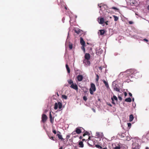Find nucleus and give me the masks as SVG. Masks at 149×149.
<instances>
[{
    "label": "nucleus",
    "instance_id": "f257e3e1",
    "mask_svg": "<svg viewBox=\"0 0 149 149\" xmlns=\"http://www.w3.org/2000/svg\"><path fill=\"white\" fill-rule=\"evenodd\" d=\"M126 72L129 75L134 74L135 77H137L139 76V75L138 76L136 75L137 74H139V72H137L136 70L134 69H131L127 70L126 71Z\"/></svg>",
    "mask_w": 149,
    "mask_h": 149
},
{
    "label": "nucleus",
    "instance_id": "f03ea898",
    "mask_svg": "<svg viewBox=\"0 0 149 149\" xmlns=\"http://www.w3.org/2000/svg\"><path fill=\"white\" fill-rule=\"evenodd\" d=\"M96 89L95 85L94 84L91 83V88L89 89V92L90 94L91 95H93V92L95 91Z\"/></svg>",
    "mask_w": 149,
    "mask_h": 149
},
{
    "label": "nucleus",
    "instance_id": "7ed1b4c3",
    "mask_svg": "<svg viewBox=\"0 0 149 149\" xmlns=\"http://www.w3.org/2000/svg\"><path fill=\"white\" fill-rule=\"evenodd\" d=\"M62 104L60 102H58V103H55L54 104V109L56 110L58 109V106L59 109H60L62 107Z\"/></svg>",
    "mask_w": 149,
    "mask_h": 149
},
{
    "label": "nucleus",
    "instance_id": "20e7f679",
    "mask_svg": "<svg viewBox=\"0 0 149 149\" xmlns=\"http://www.w3.org/2000/svg\"><path fill=\"white\" fill-rule=\"evenodd\" d=\"M81 128L83 129L81 127H78L76 128L75 131L73 132L72 134H75V132H76L77 134H79L81 132Z\"/></svg>",
    "mask_w": 149,
    "mask_h": 149
},
{
    "label": "nucleus",
    "instance_id": "39448f33",
    "mask_svg": "<svg viewBox=\"0 0 149 149\" xmlns=\"http://www.w3.org/2000/svg\"><path fill=\"white\" fill-rule=\"evenodd\" d=\"M47 118V117L46 115L45 114H43L42 117V121L43 123L45 122Z\"/></svg>",
    "mask_w": 149,
    "mask_h": 149
},
{
    "label": "nucleus",
    "instance_id": "423d86ee",
    "mask_svg": "<svg viewBox=\"0 0 149 149\" xmlns=\"http://www.w3.org/2000/svg\"><path fill=\"white\" fill-rule=\"evenodd\" d=\"M133 149H139V146L138 143L136 142L133 143L132 144Z\"/></svg>",
    "mask_w": 149,
    "mask_h": 149
},
{
    "label": "nucleus",
    "instance_id": "0eeeda50",
    "mask_svg": "<svg viewBox=\"0 0 149 149\" xmlns=\"http://www.w3.org/2000/svg\"><path fill=\"white\" fill-rule=\"evenodd\" d=\"M70 87L71 88L75 89L76 91H77L78 90V86L76 84H72L70 86Z\"/></svg>",
    "mask_w": 149,
    "mask_h": 149
},
{
    "label": "nucleus",
    "instance_id": "6e6552de",
    "mask_svg": "<svg viewBox=\"0 0 149 149\" xmlns=\"http://www.w3.org/2000/svg\"><path fill=\"white\" fill-rule=\"evenodd\" d=\"M112 87L113 88V89L114 91H116L118 92H119L120 90V89L118 87V86L116 84L114 86H112Z\"/></svg>",
    "mask_w": 149,
    "mask_h": 149
},
{
    "label": "nucleus",
    "instance_id": "1a4fd4ad",
    "mask_svg": "<svg viewBox=\"0 0 149 149\" xmlns=\"http://www.w3.org/2000/svg\"><path fill=\"white\" fill-rule=\"evenodd\" d=\"M85 59L89 60L91 58V56L90 54L88 53H86L84 56Z\"/></svg>",
    "mask_w": 149,
    "mask_h": 149
},
{
    "label": "nucleus",
    "instance_id": "9d476101",
    "mask_svg": "<svg viewBox=\"0 0 149 149\" xmlns=\"http://www.w3.org/2000/svg\"><path fill=\"white\" fill-rule=\"evenodd\" d=\"M83 63H85L87 65H89L90 64V62L89 60L86 59H84L83 61Z\"/></svg>",
    "mask_w": 149,
    "mask_h": 149
},
{
    "label": "nucleus",
    "instance_id": "9b49d317",
    "mask_svg": "<svg viewBox=\"0 0 149 149\" xmlns=\"http://www.w3.org/2000/svg\"><path fill=\"white\" fill-rule=\"evenodd\" d=\"M49 116L50 121L51 123H53V122H54V118L52 117V116L51 114V112H50Z\"/></svg>",
    "mask_w": 149,
    "mask_h": 149
},
{
    "label": "nucleus",
    "instance_id": "f8f14e48",
    "mask_svg": "<svg viewBox=\"0 0 149 149\" xmlns=\"http://www.w3.org/2000/svg\"><path fill=\"white\" fill-rule=\"evenodd\" d=\"M77 79L79 81H81L83 79V77L81 75H79L77 76Z\"/></svg>",
    "mask_w": 149,
    "mask_h": 149
},
{
    "label": "nucleus",
    "instance_id": "ddd939ff",
    "mask_svg": "<svg viewBox=\"0 0 149 149\" xmlns=\"http://www.w3.org/2000/svg\"><path fill=\"white\" fill-rule=\"evenodd\" d=\"M74 31L75 33L79 34L80 33L81 30L79 28H75L74 29Z\"/></svg>",
    "mask_w": 149,
    "mask_h": 149
},
{
    "label": "nucleus",
    "instance_id": "4468645a",
    "mask_svg": "<svg viewBox=\"0 0 149 149\" xmlns=\"http://www.w3.org/2000/svg\"><path fill=\"white\" fill-rule=\"evenodd\" d=\"M99 23L100 24H102L104 23V19L103 17H101L98 21Z\"/></svg>",
    "mask_w": 149,
    "mask_h": 149
},
{
    "label": "nucleus",
    "instance_id": "2eb2a0df",
    "mask_svg": "<svg viewBox=\"0 0 149 149\" xmlns=\"http://www.w3.org/2000/svg\"><path fill=\"white\" fill-rule=\"evenodd\" d=\"M80 43L81 45H85V42L83 38L81 37L80 39Z\"/></svg>",
    "mask_w": 149,
    "mask_h": 149
},
{
    "label": "nucleus",
    "instance_id": "dca6fc26",
    "mask_svg": "<svg viewBox=\"0 0 149 149\" xmlns=\"http://www.w3.org/2000/svg\"><path fill=\"white\" fill-rule=\"evenodd\" d=\"M96 136L99 138H102L103 134L102 133H100V132H97L96 133Z\"/></svg>",
    "mask_w": 149,
    "mask_h": 149
},
{
    "label": "nucleus",
    "instance_id": "f3484780",
    "mask_svg": "<svg viewBox=\"0 0 149 149\" xmlns=\"http://www.w3.org/2000/svg\"><path fill=\"white\" fill-rule=\"evenodd\" d=\"M102 81H103L104 84L106 87L107 88H108V87H109V85L107 81H106L104 79H103Z\"/></svg>",
    "mask_w": 149,
    "mask_h": 149
},
{
    "label": "nucleus",
    "instance_id": "a211bd4d",
    "mask_svg": "<svg viewBox=\"0 0 149 149\" xmlns=\"http://www.w3.org/2000/svg\"><path fill=\"white\" fill-rule=\"evenodd\" d=\"M57 132H58L59 133V134H57L56 135V136H57L59 139H61V140H63V138L62 137V136L60 134L61 133L60 132L58 131Z\"/></svg>",
    "mask_w": 149,
    "mask_h": 149
},
{
    "label": "nucleus",
    "instance_id": "6ab92c4d",
    "mask_svg": "<svg viewBox=\"0 0 149 149\" xmlns=\"http://www.w3.org/2000/svg\"><path fill=\"white\" fill-rule=\"evenodd\" d=\"M79 147L81 148H83L84 146L83 142L82 141L79 142Z\"/></svg>",
    "mask_w": 149,
    "mask_h": 149
},
{
    "label": "nucleus",
    "instance_id": "aec40b11",
    "mask_svg": "<svg viewBox=\"0 0 149 149\" xmlns=\"http://www.w3.org/2000/svg\"><path fill=\"white\" fill-rule=\"evenodd\" d=\"M99 31L100 33V35H103L105 33V31L103 29L100 30Z\"/></svg>",
    "mask_w": 149,
    "mask_h": 149
},
{
    "label": "nucleus",
    "instance_id": "412c9836",
    "mask_svg": "<svg viewBox=\"0 0 149 149\" xmlns=\"http://www.w3.org/2000/svg\"><path fill=\"white\" fill-rule=\"evenodd\" d=\"M65 66H66V68L67 69V70L68 72V73H69L70 72V69L68 65L67 64H66Z\"/></svg>",
    "mask_w": 149,
    "mask_h": 149
},
{
    "label": "nucleus",
    "instance_id": "4be33fe9",
    "mask_svg": "<svg viewBox=\"0 0 149 149\" xmlns=\"http://www.w3.org/2000/svg\"><path fill=\"white\" fill-rule=\"evenodd\" d=\"M134 117L132 114H131L130 116V118H129V121L130 122L132 121L134 119Z\"/></svg>",
    "mask_w": 149,
    "mask_h": 149
},
{
    "label": "nucleus",
    "instance_id": "5701e85b",
    "mask_svg": "<svg viewBox=\"0 0 149 149\" xmlns=\"http://www.w3.org/2000/svg\"><path fill=\"white\" fill-rule=\"evenodd\" d=\"M125 101L126 102H130L132 101V99L130 97H129L125 99Z\"/></svg>",
    "mask_w": 149,
    "mask_h": 149
},
{
    "label": "nucleus",
    "instance_id": "b1692460",
    "mask_svg": "<svg viewBox=\"0 0 149 149\" xmlns=\"http://www.w3.org/2000/svg\"><path fill=\"white\" fill-rule=\"evenodd\" d=\"M126 136V134L124 133H122L121 135V137H127V138L125 139L128 140H129L128 139L127 136Z\"/></svg>",
    "mask_w": 149,
    "mask_h": 149
},
{
    "label": "nucleus",
    "instance_id": "393cba45",
    "mask_svg": "<svg viewBox=\"0 0 149 149\" xmlns=\"http://www.w3.org/2000/svg\"><path fill=\"white\" fill-rule=\"evenodd\" d=\"M113 16L114 18V20L115 21H116L118 20V17L115 15H113Z\"/></svg>",
    "mask_w": 149,
    "mask_h": 149
},
{
    "label": "nucleus",
    "instance_id": "a878e982",
    "mask_svg": "<svg viewBox=\"0 0 149 149\" xmlns=\"http://www.w3.org/2000/svg\"><path fill=\"white\" fill-rule=\"evenodd\" d=\"M68 83L70 84H73L72 81L71 79H70L68 80Z\"/></svg>",
    "mask_w": 149,
    "mask_h": 149
},
{
    "label": "nucleus",
    "instance_id": "bb28decb",
    "mask_svg": "<svg viewBox=\"0 0 149 149\" xmlns=\"http://www.w3.org/2000/svg\"><path fill=\"white\" fill-rule=\"evenodd\" d=\"M95 146L96 148H99V149H102V147L99 145H97V144L96 145H95Z\"/></svg>",
    "mask_w": 149,
    "mask_h": 149
},
{
    "label": "nucleus",
    "instance_id": "cd10ccee",
    "mask_svg": "<svg viewBox=\"0 0 149 149\" xmlns=\"http://www.w3.org/2000/svg\"><path fill=\"white\" fill-rule=\"evenodd\" d=\"M62 98L63 99L66 100L67 99V97L65 95H63L62 96Z\"/></svg>",
    "mask_w": 149,
    "mask_h": 149
},
{
    "label": "nucleus",
    "instance_id": "c85d7f7f",
    "mask_svg": "<svg viewBox=\"0 0 149 149\" xmlns=\"http://www.w3.org/2000/svg\"><path fill=\"white\" fill-rule=\"evenodd\" d=\"M113 98V100L114 99L116 101H118V99L117 97L115 95H113V97H112Z\"/></svg>",
    "mask_w": 149,
    "mask_h": 149
},
{
    "label": "nucleus",
    "instance_id": "c756f323",
    "mask_svg": "<svg viewBox=\"0 0 149 149\" xmlns=\"http://www.w3.org/2000/svg\"><path fill=\"white\" fill-rule=\"evenodd\" d=\"M48 136L49 138L50 139L53 140V141H55V139L54 138V137L52 136H50V135H48Z\"/></svg>",
    "mask_w": 149,
    "mask_h": 149
},
{
    "label": "nucleus",
    "instance_id": "7c9ffc66",
    "mask_svg": "<svg viewBox=\"0 0 149 149\" xmlns=\"http://www.w3.org/2000/svg\"><path fill=\"white\" fill-rule=\"evenodd\" d=\"M96 81L98 82L99 79V77L97 74H96Z\"/></svg>",
    "mask_w": 149,
    "mask_h": 149
},
{
    "label": "nucleus",
    "instance_id": "2f4dec72",
    "mask_svg": "<svg viewBox=\"0 0 149 149\" xmlns=\"http://www.w3.org/2000/svg\"><path fill=\"white\" fill-rule=\"evenodd\" d=\"M113 149H120V146H117L113 148Z\"/></svg>",
    "mask_w": 149,
    "mask_h": 149
},
{
    "label": "nucleus",
    "instance_id": "473e14b6",
    "mask_svg": "<svg viewBox=\"0 0 149 149\" xmlns=\"http://www.w3.org/2000/svg\"><path fill=\"white\" fill-rule=\"evenodd\" d=\"M82 46L81 47V49L82 50L84 49H85V47L86 46L85 45H82Z\"/></svg>",
    "mask_w": 149,
    "mask_h": 149
},
{
    "label": "nucleus",
    "instance_id": "72a5a7b5",
    "mask_svg": "<svg viewBox=\"0 0 149 149\" xmlns=\"http://www.w3.org/2000/svg\"><path fill=\"white\" fill-rule=\"evenodd\" d=\"M111 8L117 11L119 10L116 7H112Z\"/></svg>",
    "mask_w": 149,
    "mask_h": 149
},
{
    "label": "nucleus",
    "instance_id": "f704fd0d",
    "mask_svg": "<svg viewBox=\"0 0 149 149\" xmlns=\"http://www.w3.org/2000/svg\"><path fill=\"white\" fill-rule=\"evenodd\" d=\"M83 99L84 100H85V101H86L87 100L88 98H87V97H86V96H84L83 97Z\"/></svg>",
    "mask_w": 149,
    "mask_h": 149
},
{
    "label": "nucleus",
    "instance_id": "c9c22d12",
    "mask_svg": "<svg viewBox=\"0 0 149 149\" xmlns=\"http://www.w3.org/2000/svg\"><path fill=\"white\" fill-rule=\"evenodd\" d=\"M88 133V132L86 131L83 134V136H85L86 135H87Z\"/></svg>",
    "mask_w": 149,
    "mask_h": 149
},
{
    "label": "nucleus",
    "instance_id": "e433bc0d",
    "mask_svg": "<svg viewBox=\"0 0 149 149\" xmlns=\"http://www.w3.org/2000/svg\"><path fill=\"white\" fill-rule=\"evenodd\" d=\"M69 48L70 49H72V48L73 46L72 44L69 45Z\"/></svg>",
    "mask_w": 149,
    "mask_h": 149
},
{
    "label": "nucleus",
    "instance_id": "4c0bfd02",
    "mask_svg": "<svg viewBox=\"0 0 149 149\" xmlns=\"http://www.w3.org/2000/svg\"><path fill=\"white\" fill-rule=\"evenodd\" d=\"M139 75V76L138 77H135L136 78H139L141 76V74L139 72V74H136V75L137 76H138Z\"/></svg>",
    "mask_w": 149,
    "mask_h": 149
},
{
    "label": "nucleus",
    "instance_id": "58836bf2",
    "mask_svg": "<svg viewBox=\"0 0 149 149\" xmlns=\"http://www.w3.org/2000/svg\"><path fill=\"white\" fill-rule=\"evenodd\" d=\"M111 99L112 100V103L114 104H115V103L114 102L113 98L112 97H111Z\"/></svg>",
    "mask_w": 149,
    "mask_h": 149
},
{
    "label": "nucleus",
    "instance_id": "ea45409f",
    "mask_svg": "<svg viewBox=\"0 0 149 149\" xmlns=\"http://www.w3.org/2000/svg\"><path fill=\"white\" fill-rule=\"evenodd\" d=\"M52 132H53L54 134H56V131L55 130H53Z\"/></svg>",
    "mask_w": 149,
    "mask_h": 149
},
{
    "label": "nucleus",
    "instance_id": "a19ab883",
    "mask_svg": "<svg viewBox=\"0 0 149 149\" xmlns=\"http://www.w3.org/2000/svg\"><path fill=\"white\" fill-rule=\"evenodd\" d=\"M118 99L119 100H120V101H121L122 100V97H120V96H118Z\"/></svg>",
    "mask_w": 149,
    "mask_h": 149
},
{
    "label": "nucleus",
    "instance_id": "79ce46f5",
    "mask_svg": "<svg viewBox=\"0 0 149 149\" xmlns=\"http://www.w3.org/2000/svg\"><path fill=\"white\" fill-rule=\"evenodd\" d=\"M129 24H132L133 23V22L132 21H130L129 22Z\"/></svg>",
    "mask_w": 149,
    "mask_h": 149
},
{
    "label": "nucleus",
    "instance_id": "37998d69",
    "mask_svg": "<svg viewBox=\"0 0 149 149\" xmlns=\"http://www.w3.org/2000/svg\"><path fill=\"white\" fill-rule=\"evenodd\" d=\"M127 124H128V127H130L131 126V124L130 123H128Z\"/></svg>",
    "mask_w": 149,
    "mask_h": 149
},
{
    "label": "nucleus",
    "instance_id": "c03bdc74",
    "mask_svg": "<svg viewBox=\"0 0 149 149\" xmlns=\"http://www.w3.org/2000/svg\"><path fill=\"white\" fill-rule=\"evenodd\" d=\"M127 95V93L126 92L124 93V95L125 97Z\"/></svg>",
    "mask_w": 149,
    "mask_h": 149
},
{
    "label": "nucleus",
    "instance_id": "a18cd8bd",
    "mask_svg": "<svg viewBox=\"0 0 149 149\" xmlns=\"http://www.w3.org/2000/svg\"><path fill=\"white\" fill-rule=\"evenodd\" d=\"M70 137V135H67L66 136V139H69Z\"/></svg>",
    "mask_w": 149,
    "mask_h": 149
},
{
    "label": "nucleus",
    "instance_id": "49530a36",
    "mask_svg": "<svg viewBox=\"0 0 149 149\" xmlns=\"http://www.w3.org/2000/svg\"><path fill=\"white\" fill-rule=\"evenodd\" d=\"M129 95H130V96H131V97L132 96V94L131 93H130L129 92Z\"/></svg>",
    "mask_w": 149,
    "mask_h": 149
},
{
    "label": "nucleus",
    "instance_id": "de8ad7c7",
    "mask_svg": "<svg viewBox=\"0 0 149 149\" xmlns=\"http://www.w3.org/2000/svg\"><path fill=\"white\" fill-rule=\"evenodd\" d=\"M99 69L100 70H102V68L101 67H99Z\"/></svg>",
    "mask_w": 149,
    "mask_h": 149
},
{
    "label": "nucleus",
    "instance_id": "09e8293b",
    "mask_svg": "<svg viewBox=\"0 0 149 149\" xmlns=\"http://www.w3.org/2000/svg\"><path fill=\"white\" fill-rule=\"evenodd\" d=\"M143 40L145 41H146V42H148V40L146 39H143Z\"/></svg>",
    "mask_w": 149,
    "mask_h": 149
},
{
    "label": "nucleus",
    "instance_id": "8fccbe9b",
    "mask_svg": "<svg viewBox=\"0 0 149 149\" xmlns=\"http://www.w3.org/2000/svg\"><path fill=\"white\" fill-rule=\"evenodd\" d=\"M108 21H107L106 22H105V24L107 25H108Z\"/></svg>",
    "mask_w": 149,
    "mask_h": 149
},
{
    "label": "nucleus",
    "instance_id": "3c124183",
    "mask_svg": "<svg viewBox=\"0 0 149 149\" xmlns=\"http://www.w3.org/2000/svg\"><path fill=\"white\" fill-rule=\"evenodd\" d=\"M83 52H84V53H85V49H83Z\"/></svg>",
    "mask_w": 149,
    "mask_h": 149
},
{
    "label": "nucleus",
    "instance_id": "603ef678",
    "mask_svg": "<svg viewBox=\"0 0 149 149\" xmlns=\"http://www.w3.org/2000/svg\"><path fill=\"white\" fill-rule=\"evenodd\" d=\"M57 1H58V5H59L60 4V3L58 2V0H57Z\"/></svg>",
    "mask_w": 149,
    "mask_h": 149
},
{
    "label": "nucleus",
    "instance_id": "864d4df0",
    "mask_svg": "<svg viewBox=\"0 0 149 149\" xmlns=\"http://www.w3.org/2000/svg\"><path fill=\"white\" fill-rule=\"evenodd\" d=\"M102 149H107V147L104 148H102Z\"/></svg>",
    "mask_w": 149,
    "mask_h": 149
},
{
    "label": "nucleus",
    "instance_id": "5fc2aeb1",
    "mask_svg": "<svg viewBox=\"0 0 149 149\" xmlns=\"http://www.w3.org/2000/svg\"><path fill=\"white\" fill-rule=\"evenodd\" d=\"M82 137L81 136H80L79 137V139H81L82 138Z\"/></svg>",
    "mask_w": 149,
    "mask_h": 149
},
{
    "label": "nucleus",
    "instance_id": "6e6d98bb",
    "mask_svg": "<svg viewBox=\"0 0 149 149\" xmlns=\"http://www.w3.org/2000/svg\"><path fill=\"white\" fill-rule=\"evenodd\" d=\"M59 149H63V147L61 146L59 148Z\"/></svg>",
    "mask_w": 149,
    "mask_h": 149
},
{
    "label": "nucleus",
    "instance_id": "4d7b16f0",
    "mask_svg": "<svg viewBox=\"0 0 149 149\" xmlns=\"http://www.w3.org/2000/svg\"><path fill=\"white\" fill-rule=\"evenodd\" d=\"M149 149V148L148 147H146V149Z\"/></svg>",
    "mask_w": 149,
    "mask_h": 149
},
{
    "label": "nucleus",
    "instance_id": "13d9d810",
    "mask_svg": "<svg viewBox=\"0 0 149 149\" xmlns=\"http://www.w3.org/2000/svg\"><path fill=\"white\" fill-rule=\"evenodd\" d=\"M147 9L148 10H149V5L147 7Z\"/></svg>",
    "mask_w": 149,
    "mask_h": 149
},
{
    "label": "nucleus",
    "instance_id": "bf43d9fd",
    "mask_svg": "<svg viewBox=\"0 0 149 149\" xmlns=\"http://www.w3.org/2000/svg\"><path fill=\"white\" fill-rule=\"evenodd\" d=\"M65 8L66 10H67V8L65 6Z\"/></svg>",
    "mask_w": 149,
    "mask_h": 149
},
{
    "label": "nucleus",
    "instance_id": "052dcab7",
    "mask_svg": "<svg viewBox=\"0 0 149 149\" xmlns=\"http://www.w3.org/2000/svg\"><path fill=\"white\" fill-rule=\"evenodd\" d=\"M82 141H86V140H85V139H82Z\"/></svg>",
    "mask_w": 149,
    "mask_h": 149
},
{
    "label": "nucleus",
    "instance_id": "680f3d73",
    "mask_svg": "<svg viewBox=\"0 0 149 149\" xmlns=\"http://www.w3.org/2000/svg\"><path fill=\"white\" fill-rule=\"evenodd\" d=\"M134 101V98H132V101Z\"/></svg>",
    "mask_w": 149,
    "mask_h": 149
},
{
    "label": "nucleus",
    "instance_id": "e2e57ef3",
    "mask_svg": "<svg viewBox=\"0 0 149 149\" xmlns=\"http://www.w3.org/2000/svg\"><path fill=\"white\" fill-rule=\"evenodd\" d=\"M109 106H111V104H109Z\"/></svg>",
    "mask_w": 149,
    "mask_h": 149
},
{
    "label": "nucleus",
    "instance_id": "0e129e2a",
    "mask_svg": "<svg viewBox=\"0 0 149 149\" xmlns=\"http://www.w3.org/2000/svg\"><path fill=\"white\" fill-rule=\"evenodd\" d=\"M90 49L91 50H92V48L91 47L90 48Z\"/></svg>",
    "mask_w": 149,
    "mask_h": 149
},
{
    "label": "nucleus",
    "instance_id": "69168bd1",
    "mask_svg": "<svg viewBox=\"0 0 149 149\" xmlns=\"http://www.w3.org/2000/svg\"><path fill=\"white\" fill-rule=\"evenodd\" d=\"M98 5V6H99L100 8H101V6H99V5Z\"/></svg>",
    "mask_w": 149,
    "mask_h": 149
},
{
    "label": "nucleus",
    "instance_id": "338daca9",
    "mask_svg": "<svg viewBox=\"0 0 149 149\" xmlns=\"http://www.w3.org/2000/svg\"><path fill=\"white\" fill-rule=\"evenodd\" d=\"M57 95L58 96H59V95L58 93H57Z\"/></svg>",
    "mask_w": 149,
    "mask_h": 149
}]
</instances>
